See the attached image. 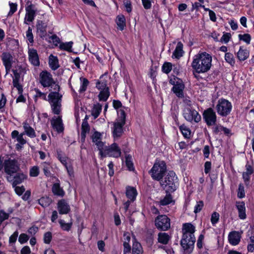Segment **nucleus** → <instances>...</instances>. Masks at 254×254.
Returning <instances> with one entry per match:
<instances>
[{
  "instance_id": "2",
  "label": "nucleus",
  "mask_w": 254,
  "mask_h": 254,
  "mask_svg": "<svg viewBox=\"0 0 254 254\" xmlns=\"http://www.w3.org/2000/svg\"><path fill=\"white\" fill-rule=\"evenodd\" d=\"M195 227L190 223H185L182 226V238L181 245L182 254H190L194 248L195 242L194 232Z\"/></svg>"
},
{
  "instance_id": "47",
  "label": "nucleus",
  "mask_w": 254,
  "mask_h": 254,
  "mask_svg": "<svg viewBox=\"0 0 254 254\" xmlns=\"http://www.w3.org/2000/svg\"><path fill=\"white\" fill-rule=\"evenodd\" d=\"M126 165L129 171L133 170V164L131 161V157L129 155H127L126 157Z\"/></svg>"
},
{
  "instance_id": "7",
  "label": "nucleus",
  "mask_w": 254,
  "mask_h": 254,
  "mask_svg": "<svg viewBox=\"0 0 254 254\" xmlns=\"http://www.w3.org/2000/svg\"><path fill=\"white\" fill-rule=\"evenodd\" d=\"M99 154L101 157L107 156L118 158L121 154V149L116 143H113L110 146L104 144L102 149L99 150Z\"/></svg>"
},
{
  "instance_id": "27",
  "label": "nucleus",
  "mask_w": 254,
  "mask_h": 254,
  "mask_svg": "<svg viewBox=\"0 0 254 254\" xmlns=\"http://www.w3.org/2000/svg\"><path fill=\"white\" fill-rule=\"evenodd\" d=\"M137 194L136 189L131 187H127L126 188V196L130 201H134Z\"/></svg>"
},
{
  "instance_id": "16",
  "label": "nucleus",
  "mask_w": 254,
  "mask_h": 254,
  "mask_svg": "<svg viewBox=\"0 0 254 254\" xmlns=\"http://www.w3.org/2000/svg\"><path fill=\"white\" fill-rule=\"evenodd\" d=\"M125 122H116L113 124V127L112 133L114 138H118L120 137L123 133V126L125 125Z\"/></svg>"
},
{
  "instance_id": "13",
  "label": "nucleus",
  "mask_w": 254,
  "mask_h": 254,
  "mask_svg": "<svg viewBox=\"0 0 254 254\" xmlns=\"http://www.w3.org/2000/svg\"><path fill=\"white\" fill-rule=\"evenodd\" d=\"M1 59L5 67L6 74H7L10 72L14 63V58L10 53L4 52L1 56Z\"/></svg>"
},
{
  "instance_id": "35",
  "label": "nucleus",
  "mask_w": 254,
  "mask_h": 254,
  "mask_svg": "<svg viewBox=\"0 0 254 254\" xmlns=\"http://www.w3.org/2000/svg\"><path fill=\"white\" fill-rule=\"evenodd\" d=\"M116 23L121 30H123L126 26V19L125 16L121 14L117 16Z\"/></svg>"
},
{
  "instance_id": "23",
  "label": "nucleus",
  "mask_w": 254,
  "mask_h": 254,
  "mask_svg": "<svg viewBox=\"0 0 254 254\" xmlns=\"http://www.w3.org/2000/svg\"><path fill=\"white\" fill-rule=\"evenodd\" d=\"M241 235L237 231L230 232L228 235V240L230 244L233 246L237 245L241 240Z\"/></svg>"
},
{
  "instance_id": "40",
  "label": "nucleus",
  "mask_w": 254,
  "mask_h": 254,
  "mask_svg": "<svg viewBox=\"0 0 254 254\" xmlns=\"http://www.w3.org/2000/svg\"><path fill=\"white\" fill-rule=\"evenodd\" d=\"M59 223L60 225L61 228L62 230L66 231H69L72 225V222H70L69 223H65V222L63 219H60Z\"/></svg>"
},
{
  "instance_id": "17",
  "label": "nucleus",
  "mask_w": 254,
  "mask_h": 254,
  "mask_svg": "<svg viewBox=\"0 0 254 254\" xmlns=\"http://www.w3.org/2000/svg\"><path fill=\"white\" fill-rule=\"evenodd\" d=\"M51 125L53 128L58 132H62L64 130V125L61 117H54L51 120Z\"/></svg>"
},
{
  "instance_id": "43",
  "label": "nucleus",
  "mask_w": 254,
  "mask_h": 254,
  "mask_svg": "<svg viewBox=\"0 0 254 254\" xmlns=\"http://www.w3.org/2000/svg\"><path fill=\"white\" fill-rule=\"evenodd\" d=\"M81 85L79 89V92L82 93L84 92L89 84L88 80L85 78H80Z\"/></svg>"
},
{
  "instance_id": "48",
  "label": "nucleus",
  "mask_w": 254,
  "mask_h": 254,
  "mask_svg": "<svg viewBox=\"0 0 254 254\" xmlns=\"http://www.w3.org/2000/svg\"><path fill=\"white\" fill-rule=\"evenodd\" d=\"M90 130V127L87 121L86 117L84 119L81 126V131L88 133Z\"/></svg>"
},
{
  "instance_id": "32",
  "label": "nucleus",
  "mask_w": 254,
  "mask_h": 254,
  "mask_svg": "<svg viewBox=\"0 0 254 254\" xmlns=\"http://www.w3.org/2000/svg\"><path fill=\"white\" fill-rule=\"evenodd\" d=\"M172 202H174V201L173 199L171 194L170 193H167L164 198L160 199L159 203L160 205L165 206L168 205Z\"/></svg>"
},
{
  "instance_id": "51",
  "label": "nucleus",
  "mask_w": 254,
  "mask_h": 254,
  "mask_svg": "<svg viewBox=\"0 0 254 254\" xmlns=\"http://www.w3.org/2000/svg\"><path fill=\"white\" fill-rule=\"evenodd\" d=\"M96 87L99 90H103L109 88L107 86V83L105 81H99L96 83Z\"/></svg>"
},
{
  "instance_id": "20",
  "label": "nucleus",
  "mask_w": 254,
  "mask_h": 254,
  "mask_svg": "<svg viewBox=\"0 0 254 254\" xmlns=\"http://www.w3.org/2000/svg\"><path fill=\"white\" fill-rule=\"evenodd\" d=\"M102 135L103 133L96 131L92 136V142L95 143L99 150L102 149V147L104 146L105 144V143L102 141Z\"/></svg>"
},
{
  "instance_id": "39",
  "label": "nucleus",
  "mask_w": 254,
  "mask_h": 254,
  "mask_svg": "<svg viewBox=\"0 0 254 254\" xmlns=\"http://www.w3.org/2000/svg\"><path fill=\"white\" fill-rule=\"evenodd\" d=\"M73 42L71 41L65 43H61L59 45V48L67 52H72V47Z\"/></svg>"
},
{
  "instance_id": "12",
  "label": "nucleus",
  "mask_w": 254,
  "mask_h": 254,
  "mask_svg": "<svg viewBox=\"0 0 254 254\" xmlns=\"http://www.w3.org/2000/svg\"><path fill=\"white\" fill-rule=\"evenodd\" d=\"M202 116L207 126H211L215 125L217 117L215 112L211 108L204 110Z\"/></svg>"
},
{
  "instance_id": "21",
  "label": "nucleus",
  "mask_w": 254,
  "mask_h": 254,
  "mask_svg": "<svg viewBox=\"0 0 254 254\" xmlns=\"http://www.w3.org/2000/svg\"><path fill=\"white\" fill-rule=\"evenodd\" d=\"M22 127L24 131L22 133H24V135H26L32 138L36 136L35 130L27 122H24L22 123Z\"/></svg>"
},
{
  "instance_id": "37",
  "label": "nucleus",
  "mask_w": 254,
  "mask_h": 254,
  "mask_svg": "<svg viewBox=\"0 0 254 254\" xmlns=\"http://www.w3.org/2000/svg\"><path fill=\"white\" fill-rule=\"evenodd\" d=\"M102 110V106L98 103L94 105L91 112L92 115L94 119L97 118L100 115Z\"/></svg>"
},
{
  "instance_id": "28",
  "label": "nucleus",
  "mask_w": 254,
  "mask_h": 254,
  "mask_svg": "<svg viewBox=\"0 0 254 254\" xmlns=\"http://www.w3.org/2000/svg\"><path fill=\"white\" fill-rule=\"evenodd\" d=\"M183 44L181 42H179L177 43V46L175 51H174L172 58H175L176 59H179L183 56Z\"/></svg>"
},
{
  "instance_id": "49",
  "label": "nucleus",
  "mask_w": 254,
  "mask_h": 254,
  "mask_svg": "<svg viewBox=\"0 0 254 254\" xmlns=\"http://www.w3.org/2000/svg\"><path fill=\"white\" fill-rule=\"evenodd\" d=\"M172 69V64L170 63H165L162 66V71L165 73H169Z\"/></svg>"
},
{
  "instance_id": "52",
  "label": "nucleus",
  "mask_w": 254,
  "mask_h": 254,
  "mask_svg": "<svg viewBox=\"0 0 254 254\" xmlns=\"http://www.w3.org/2000/svg\"><path fill=\"white\" fill-rule=\"evenodd\" d=\"M239 37L240 40L244 41L247 44H249L250 43L251 37V36L250 34H245L244 35L240 34L239 35Z\"/></svg>"
},
{
  "instance_id": "57",
  "label": "nucleus",
  "mask_w": 254,
  "mask_h": 254,
  "mask_svg": "<svg viewBox=\"0 0 254 254\" xmlns=\"http://www.w3.org/2000/svg\"><path fill=\"white\" fill-rule=\"evenodd\" d=\"M9 213H6L4 210H0V224L9 218Z\"/></svg>"
},
{
  "instance_id": "61",
  "label": "nucleus",
  "mask_w": 254,
  "mask_h": 254,
  "mask_svg": "<svg viewBox=\"0 0 254 254\" xmlns=\"http://www.w3.org/2000/svg\"><path fill=\"white\" fill-rule=\"evenodd\" d=\"M13 85L17 90L18 94L22 93L23 88L22 85L19 83V81H12Z\"/></svg>"
},
{
  "instance_id": "18",
  "label": "nucleus",
  "mask_w": 254,
  "mask_h": 254,
  "mask_svg": "<svg viewBox=\"0 0 254 254\" xmlns=\"http://www.w3.org/2000/svg\"><path fill=\"white\" fill-rule=\"evenodd\" d=\"M26 178V176L23 173H17L14 177H12L11 175L7 177V180L8 182H12L13 187L22 183Z\"/></svg>"
},
{
  "instance_id": "4",
  "label": "nucleus",
  "mask_w": 254,
  "mask_h": 254,
  "mask_svg": "<svg viewBox=\"0 0 254 254\" xmlns=\"http://www.w3.org/2000/svg\"><path fill=\"white\" fill-rule=\"evenodd\" d=\"M160 185L167 191H174L177 188L178 183L177 177L173 171H170L164 180H160Z\"/></svg>"
},
{
  "instance_id": "63",
  "label": "nucleus",
  "mask_w": 254,
  "mask_h": 254,
  "mask_svg": "<svg viewBox=\"0 0 254 254\" xmlns=\"http://www.w3.org/2000/svg\"><path fill=\"white\" fill-rule=\"evenodd\" d=\"M52 239V233L50 232H46L44 236V241L46 244H49Z\"/></svg>"
},
{
  "instance_id": "64",
  "label": "nucleus",
  "mask_w": 254,
  "mask_h": 254,
  "mask_svg": "<svg viewBox=\"0 0 254 254\" xmlns=\"http://www.w3.org/2000/svg\"><path fill=\"white\" fill-rule=\"evenodd\" d=\"M28 239L29 238L28 236L26 234L23 233L20 235L18 238V241L21 244H24L28 241Z\"/></svg>"
},
{
  "instance_id": "22",
  "label": "nucleus",
  "mask_w": 254,
  "mask_h": 254,
  "mask_svg": "<svg viewBox=\"0 0 254 254\" xmlns=\"http://www.w3.org/2000/svg\"><path fill=\"white\" fill-rule=\"evenodd\" d=\"M184 85L182 81H177L173 87L172 91L179 98L184 96L183 90L184 89Z\"/></svg>"
},
{
  "instance_id": "58",
  "label": "nucleus",
  "mask_w": 254,
  "mask_h": 254,
  "mask_svg": "<svg viewBox=\"0 0 254 254\" xmlns=\"http://www.w3.org/2000/svg\"><path fill=\"white\" fill-rule=\"evenodd\" d=\"M12 71L13 73L12 81H20L21 73L16 69H12Z\"/></svg>"
},
{
  "instance_id": "5",
  "label": "nucleus",
  "mask_w": 254,
  "mask_h": 254,
  "mask_svg": "<svg viewBox=\"0 0 254 254\" xmlns=\"http://www.w3.org/2000/svg\"><path fill=\"white\" fill-rule=\"evenodd\" d=\"M166 171V163L163 161L158 160L155 162L152 169L149 171L153 180L160 181L162 179Z\"/></svg>"
},
{
  "instance_id": "53",
  "label": "nucleus",
  "mask_w": 254,
  "mask_h": 254,
  "mask_svg": "<svg viewBox=\"0 0 254 254\" xmlns=\"http://www.w3.org/2000/svg\"><path fill=\"white\" fill-rule=\"evenodd\" d=\"M35 92V98H39L44 100H46V94L45 93H43L40 91L38 89H35L34 90Z\"/></svg>"
},
{
  "instance_id": "46",
  "label": "nucleus",
  "mask_w": 254,
  "mask_h": 254,
  "mask_svg": "<svg viewBox=\"0 0 254 254\" xmlns=\"http://www.w3.org/2000/svg\"><path fill=\"white\" fill-rule=\"evenodd\" d=\"M225 60L228 63H229L232 65L234 64H235L234 56L233 54L230 53H226L225 54Z\"/></svg>"
},
{
  "instance_id": "41",
  "label": "nucleus",
  "mask_w": 254,
  "mask_h": 254,
  "mask_svg": "<svg viewBox=\"0 0 254 254\" xmlns=\"http://www.w3.org/2000/svg\"><path fill=\"white\" fill-rule=\"evenodd\" d=\"M179 128L185 138H189L190 137L191 132L189 127L185 125H183L180 127Z\"/></svg>"
},
{
  "instance_id": "45",
  "label": "nucleus",
  "mask_w": 254,
  "mask_h": 254,
  "mask_svg": "<svg viewBox=\"0 0 254 254\" xmlns=\"http://www.w3.org/2000/svg\"><path fill=\"white\" fill-rule=\"evenodd\" d=\"M10 10L8 13V16H12L14 12H15L17 9V4L16 3L11 2L10 1L8 3Z\"/></svg>"
},
{
  "instance_id": "29",
  "label": "nucleus",
  "mask_w": 254,
  "mask_h": 254,
  "mask_svg": "<svg viewBox=\"0 0 254 254\" xmlns=\"http://www.w3.org/2000/svg\"><path fill=\"white\" fill-rule=\"evenodd\" d=\"M49 64L52 70H55L58 69L60 65L57 57L51 55L49 58Z\"/></svg>"
},
{
  "instance_id": "1",
  "label": "nucleus",
  "mask_w": 254,
  "mask_h": 254,
  "mask_svg": "<svg viewBox=\"0 0 254 254\" xmlns=\"http://www.w3.org/2000/svg\"><path fill=\"white\" fill-rule=\"evenodd\" d=\"M39 81L44 87H51L54 91L48 95L52 111L55 114H60L61 111V101L62 95L59 93L60 86L55 82L52 74L46 70L42 71L39 75Z\"/></svg>"
},
{
  "instance_id": "55",
  "label": "nucleus",
  "mask_w": 254,
  "mask_h": 254,
  "mask_svg": "<svg viewBox=\"0 0 254 254\" xmlns=\"http://www.w3.org/2000/svg\"><path fill=\"white\" fill-rule=\"evenodd\" d=\"M42 165L43 167V171L45 175L47 176H49L50 174V164L45 162L42 164Z\"/></svg>"
},
{
  "instance_id": "25",
  "label": "nucleus",
  "mask_w": 254,
  "mask_h": 254,
  "mask_svg": "<svg viewBox=\"0 0 254 254\" xmlns=\"http://www.w3.org/2000/svg\"><path fill=\"white\" fill-rule=\"evenodd\" d=\"M124 254H127V253H130L131 247L129 244L130 240V236L129 233L127 232L124 234Z\"/></svg>"
},
{
  "instance_id": "19",
  "label": "nucleus",
  "mask_w": 254,
  "mask_h": 254,
  "mask_svg": "<svg viewBox=\"0 0 254 254\" xmlns=\"http://www.w3.org/2000/svg\"><path fill=\"white\" fill-rule=\"evenodd\" d=\"M57 208L59 213L61 214H66L70 210L69 204L64 199H62L58 201Z\"/></svg>"
},
{
  "instance_id": "50",
  "label": "nucleus",
  "mask_w": 254,
  "mask_h": 254,
  "mask_svg": "<svg viewBox=\"0 0 254 254\" xmlns=\"http://www.w3.org/2000/svg\"><path fill=\"white\" fill-rule=\"evenodd\" d=\"M219 214L216 212H214L211 217V222L213 226H215V224L218 222L219 220Z\"/></svg>"
},
{
  "instance_id": "38",
  "label": "nucleus",
  "mask_w": 254,
  "mask_h": 254,
  "mask_svg": "<svg viewBox=\"0 0 254 254\" xmlns=\"http://www.w3.org/2000/svg\"><path fill=\"white\" fill-rule=\"evenodd\" d=\"M110 96V92L109 88L105 90H101L99 95V99L100 101H106Z\"/></svg>"
},
{
  "instance_id": "31",
  "label": "nucleus",
  "mask_w": 254,
  "mask_h": 254,
  "mask_svg": "<svg viewBox=\"0 0 254 254\" xmlns=\"http://www.w3.org/2000/svg\"><path fill=\"white\" fill-rule=\"evenodd\" d=\"M37 32L41 37L44 36L46 34V24L42 21H38L37 24Z\"/></svg>"
},
{
  "instance_id": "24",
  "label": "nucleus",
  "mask_w": 254,
  "mask_h": 254,
  "mask_svg": "<svg viewBox=\"0 0 254 254\" xmlns=\"http://www.w3.org/2000/svg\"><path fill=\"white\" fill-rule=\"evenodd\" d=\"M236 206L238 209L239 217L242 220L246 218L245 203L243 201L236 202Z\"/></svg>"
},
{
  "instance_id": "3",
  "label": "nucleus",
  "mask_w": 254,
  "mask_h": 254,
  "mask_svg": "<svg viewBox=\"0 0 254 254\" xmlns=\"http://www.w3.org/2000/svg\"><path fill=\"white\" fill-rule=\"evenodd\" d=\"M212 57L206 52L199 53L195 55L191 63V67L198 73L208 71L211 68Z\"/></svg>"
},
{
  "instance_id": "14",
  "label": "nucleus",
  "mask_w": 254,
  "mask_h": 254,
  "mask_svg": "<svg viewBox=\"0 0 254 254\" xmlns=\"http://www.w3.org/2000/svg\"><path fill=\"white\" fill-rule=\"evenodd\" d=\"M24 133H19L17 130H14L11 132V137L13 139H16L17 143L16 144V148L17 149H21L23 146L27 142L26 139L24 138Z\"/></svg>"
},
{
  "instance_id": "34",
  "label": "nucleus",
  "mask_w": 254,
  "mask_h": 254,
  "mask_svg": "<svg viewBox=\"0 0 254 254\" xmlns=\"http://www.w3.org/2000/svg\"><path fill=\"white\" fill-rule=\"evenodd\" d=\"M52 191L54 194L61 196H63L64 194V190L61 188L60 184L58 183H55L53 185Z\"/></svg>"
},
{
  "instance_id": "59",
  "label": "nucleus",
  "mask_w": 254,
  "mask_h": 254,
  "mask_svg": "<svg viewBox=\"0 0 254 254\" xmlns=\"http://www.w3.org/2000/svg\"><path fill=\"white\" fill-rule=\"evenodd\" d=\"M203 207V202L202 201H199L197 202L194 207V212L197 213L200 212Z\"/></svg>"
},
{
  "instance_id": "6",
  "label": "nucleus",
  "mask_w": 254,
  "mask_h": 254,
  "mask_svg": "<svg viewBox=\"0 0 254 254\" xmlns=\"http://www.w3.org/2000/svg\"><path fill=\"white\" fill-rule=\"evenodd\" d=\"M3 169L5 173L11 176L12 174L16 173L19 169L18 162L14 159L8 158L5 159L3 162L1 160L0 157V171Z\"/></svg>"
},
{
  "instance_id": "11",
  "label": "nucleus",
  "mask_w": 254,
  "mask_h": 254,
  "mask_svg": "<svg viewBox=\"0 0 254 254\" xmlns=\"http://www.w3.org/2000/svg\"><path fill=\"white\" fill-rule=\"evenodd\" d=\"M156 227L161 231H167L170 228V219L165 215L158 216L155 219Z\"/></svg>"
},
{
  "instance_id": "36",
  "label": "nucleus",
  "mask_w": 254,
  "mask_h": 254,
  "mask_svg": "<svg viewBox=\"0 0 254 254\" xmlns=\"http://www.w3.org/2000/svg\"><path fill=\"white\" fill-rule=\"evenodd\" d=\"M143 250L140 243L135 242L133 243L132 254H142Z\"/></svg>"
},
{
  "instance_id": "60",
  "label": "nucleus",
  "mask_w": 254,
  "mask_h": 254,
  "mask_svg": "<svg viewBox=\"0 0 254 254\" xmlns=\"http://www.w3.org/2000/svg\"><path fill=\"white\" fill-rule=\"evenodd\" d=\"M57 156L59 160L61 161V162L64 165H66V158L65 157H63L62 155V152L60 150L57 151Z\"/></svg>"
},
{
  "instance_id": "56",
  "label": "nucleus",
  "mask_w": 254,
  "mask_h": 254,
  "mask_svg": "<svg viewBox=\"0 0 254 254\" xmlns=\"http://www.w3.org/2000/svg\"><path fill=\"white\" fill-rule=\"evenodd\" d=\"M237 195L240 198H242L245 196L244 187L242 184H240L239 186Z\"/></svg>"
},
{
  "instance_id": "62",
  "label": "nucleus",
  "mask_w": 254,
  "mask_h": 254,
  "mask_svg": "<svg viewBox=\"0 0 254 254\" xmlns=\"http://www.w3.org/2000/svg\"><path fill=\"white\" fill-rule=\"evenodd\" d=\"M231 38V34L229 33H226L223 34L220 39V41L225 43H227Z\"/></svg>"
},
{
  "instance_id": "9",
  "label": "nucleus",
  "mask_w": 254,
  "mask_h": 254,
  "mask_svg": "<svg viewBox=\"0 0 254 254\" xmlns=\"http://www.w3.org/2000/svg\"><path fill=\"white\" fill-rule=\"evenodd\" d=\"M25 11L24 23L28 25L30 22L34 20L37 9L35 5L31 1L28 0L26 4Z\"/></svg>"
},
{
  "instance_id": "30",
  "label": "nucleus",
  "mask_w": 254,
  "mask_h": 254,
  "mask_svg": "<svg viewBox=\"0 0 254 254\" xmlns=\"http://www.w3.org/2000/svg\"><path fill=\"white\" fill-rule=\"evenodd\" d=\"M170 239L171 236L165 232H160L158 235V242L164 245L167 244Z\"/></svg>"
},
{
  "instance_id": "8",
  "label": "nucleus",
  "mask_w": 254,
  "mask_h": 254,
  "mask_svg": "<svg viewBox=\"0 0 254 254\" xmlns=\"http://www.w3.org/2000/svg\"><path fill=\"white\" fill-rule=\"evenodd\" d=\"M215 109L219 115L226 117L230 114L232 109V105L228 100L220 98L217 102Z\"/></svg>"
},
{
  "instance_id": "42",
  "label": "nucleus",
  "mask_w": 254,
  "mask_h": 254,
  "mask_svg": "<svg viewBox=\"0 0 254 254\" xmlns=\"http://www.w3.org/2000/svg\"><path fill=\"white\" fill-rule=\"evenodd\" d=\"M39 204L43 207H46L50 205L52 202V200L48 197H42L38 200Z\"/></svg>"
},
{
  "instance_id": "15",
  "label": "nucleus",
  "mask_w": 254,
  "mask_h": 254,
  "mask_svg": "<svg viewBox=\"0 0 254 254\" xmlns=\"http://www.w3.org/2000/svg\"><path fill=\"white\" fill-rule=\"evenodd\" d=\"M28 55L29 61L33 65L38 66L40 65L39 56L36 50L29 48Z\"/></svg>"
},
{
  "instance_id": "26",
  "label": "nucleus",
  "mask_w": 254,
  "mask_h": 254,
  "mask_svg": "<svg viewBox=\"0 0 254 254\" xmlns=\"http://www.w3.org/2000/svg\"><path fill=\"white\" fill-rule=\"evenodd\" d=\"M246 171L243 173V178L247 185L250 179V176L253 174L254 170L253 167L248 163L246 165Z\"/></svg>"
},
{
  "instance_id": "10",
  "label": "nucleus",
  "mask_w": 254,
  "mask_h": 254,
  "mask_svg": "<svg viewBox=\"0 0 254 254\" xmlns=\"http://www.w3.org/2000/svg\"><path fill=\"white\" fill-rule=\"evenodd\" d=\"M183 116L187 121L190 123H198L201 119V116L195 110L189 107L184 110Z\"/></svg>"
},
{
  "instance_id": "33",
  "label": "nucleus",
  "mask_w": 254,
  "mask_h": 254,
  "mask_svg": "<svg viewBox=\"0 0 254 254\" xmlns=\"http://www.w3.org/2000/svg\"><path fill=\"white\" fill-rule=\"evenodd\" d=\"M249 56V52L247 50L243 49L240 47L237 53V57L240 61L246 60Z\"/></svg>"
},
{
  "instance_id": "54",
  "label": "nucleus",
  "mask_w": 254,
  "mask_h": 254,
  "mask_svg": "<svg viewBox=\"0 0 254 254\" xmlns=\"http://www.w3.org/2000/svg\"><path fill=\"white\" fill-rule=\"evenodd\" d=\"M39 174V169L38 166L32 167L30 170V175L31 177H37Z\"/></svg>"
},
{
  "instance_id": "44",
  "label": "nucleus",
  "mask_w": 254,
  "mask_h": 254,
  "mask_svg": "<svg viewBox=\"0 0 254 254\" xmlns=\"http://www.w3.org/2000/svg\"><path fill=\"white\" fill-rule=\"evenodd\" d=\"M32 30L31 27H29L28 30L26 32V37L27 41L30 43L31 45H32L34 40H33V35L32 32Z\"/></svg>"
}]
</instances>
